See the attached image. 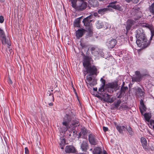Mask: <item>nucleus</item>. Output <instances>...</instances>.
<instances>
[{
	"mask_svg": "<svg viewBox=\"0 0 154 154\" xmlns=\"http://www.w3.org/2000/svg\"><path fill=\"white\" fill-rule=\"evenodd\" d=\"M136 33V37L137 38L136 43L138 46L144 48L149 45L150 42L147 41L142 29L137 30Z\"/></svg>",
	"mask_w": 154,
	"mask_h": 154,
	"instance_id": "1",
	"label": "nucleus"
},
{
	"mask_svg": "<svg viewBox=\"0 0 154 154\" xmlns=\"http://www.w3.org/2000/svg\"><path fill=\"white\" fill-rule=\"evenodd\" d=\"M93 18V15H91L84 19L82 21L84 25L86 27V29L90 33L92 32V26L91 22L92 21Z\"/></svg>",
	"mask_w": 154,
	"mask_h": 154,
	"instance_id": "2",
	"label": "nucleus"
},
{
	"mask_svg": "<svg viewBox=\"0 0 154 154\" xmlns=\"http://www.w3.org/2000/svg\"><path fill=\"white\" fill-rule=\"evenodd\" d=\"M92 77L91 75H88L86 77V83L88 85L91 86H94L97 84L96 80Z\"/></svg>",
	"mask_w": 154,
	"mask_h": 154,
	"instance_id": "3",
	"label": "nucleus"
},
{
	"mask_svg": "<svg viewBox=\"0 0 154 154\" xmlns=\"http://www.w3.org/2000/svg\"><path fill=\"white\" fill-rule=\"evenodd\" d=\"M77 8L76 10L82 11L85 9L87 6V3L82 0H77Z\"/></svg>",
	"mask_w": 154,
	"mask_h": 154,
	"instance_id": "4",
	"label": "nucleus"
},
{
	"mask_svg": "<svg viewBox=\"0 0 154 154\" xmlns=\"http://www.w3.org/2000/svg\"><path fill=\"white\" fill-rule=\"evenodd\" d=\"M86 70V72L88 73H89V75H97L98 73L97 72V69L95 66H89L88 68L85 69Z\"/></svg>",
	"mask_w": 154,
	"mask_h": 154,
	"instance_id": "5",
	"label": "nucleus"
},
{
	"mask_svg": "<svg viewBox=\"0 0 154 154\" xmlns=\"http://www.w3.org/2000/svg\"><path fill=\"white\" fill-rule=\"evenodd\" d=\"M88 140L91 144L94 145H97L98 142L95 136L92 134H90L89 135Z\"/></svg>",
	"mask_w": 154,
	"mask_h": 154,
	"instance_id": "6",
	"label": "nucleus"
},
{
	"mask_svg": "<svg viewBox=\"0 0 154 154\" xmlns=\"http://www.w3.org/2000/svg\"><path fill=\"white\" fill-rule=\"evenodd\" d=\"M71 121V116L69 115H66L65 116L62 124L63 125L65 126L67 129H69V126H68L69 122Z\"/></svg>",
	"mask_w": 154,
	"mask_h": 154,
	"instance_id": "7",
	"label": "nucleus"
},
{
	"mask_svg": "<svg viewBox=\"0 0 154 154\" xmlns=\"http://www.w3.org/2000/svg\"><path fill=\"white\" fill-rule=\"evenodd\" d=\"M91 51L92 54L94 56H97L98 55H103V52L102 50L97 48L92 47L91 48Z\"/></svg>",
	"mask_w": 154,
	"mask_h": 154,
	"instance_id": "8",
	"label": "nucleus"
},
{
	"mask_svg": "<svg viewBox=\"0 0 154 154\" xmlns=\"http://www.w3.org/2000/svg\"><path fill=\"white\" fill-rule=\"evenodd\" d=\"M101 95L103 97L102 99L105 102L111 103L114 101V100L113 98H110V95L107 93H102L101 94Z\"/></svg>",
	"mask_w": 154,
	"mask_h": 154,
	"instance_id": "9",
	"label": "nucleus"
},
{
	"mask_svg": "<svg viewBox=\"0 0 154 154\" xmlns=\"http://www.w3.org/2000/svg\"><path fill=\"white\" fill-rule=\"evenodd\" d=\"M93 154H108L105 150L102 152L101 149L99 147H96L93 151Z\"/></svg>",
	"mask_w": 154,
	"mask_h": 154,
	"instance_id": "10",
	"label": "nucleus"
},
{
	"mask_svg": "<svg viewBox=\"0 0 154 154\" xmlns=\"http://www.w3.org/2000/svg\"><path fill=\"white\" fill-rule=\"evenodd\" d=\"M117 41L115 39H112L108 41L106 45L109 48H112L114 47Z\"/></svg>",
	"mask_w": 154,
	"mask_h": 154,
	"instance_id": "11",
	"label": "nucleus"
},
{
	"mask_svg": "<svg viewBox=\"0 0 154 154\" xmlns=\"http://www.w3.org/2000/svg\"><path fill=\"white\" fill-rule=\"evenodd\" d=\"M83 65L85 69L90 66V59L89 57H85L84 60Z\"/></svg>",
	"mask_w": 154,
	"mask_h": 154,
	"instance_id": "12",
	"label": "nucleus"
},
{
	"mask_svg": "<svg viewBox=\"0 0 154 154\" xmlns=\"http://www.w3.org/2000/svg\"><path fill=\"white\" fill-rule=\"evenodd\" d=\"M85 30L83 29H79L76 32V35L78 38L82 37L83 35Z\"/></svg>",
	"mask_w": 154,
	"mask_h": 154,
	"instance_id": "13",
	"label": "nucleus"
},
{
	"mask_svg": "<svg viewBox=\"0 0 154 154\" xmlns=\"http://www.w3.org/2000/svg\"><path fill=\"white\" fill-rule=\"evenodd\" d=\"M117 2L116 1L110 3L108 6V7H112L114 9H118L120 11H122V8L119 5H115V3Z\"/></svg>",
	"mask_w": 154,
	"mask_h": 154,
	"instance_id": "14",
	"label": "nucleus"
},
{
	"mask_svg": "<svg viewBox=\"0 0 154 154\" xmlns=\"http://www.w3.org/2000/svg\"><path fill=\"white\" fill-rule=\"evenodd\" d=\"M65 151L67 153H73L75 151V148L73 146H67L65 148Z\"/></svg>",
	"mask_w": 154,
	"mask_h": 154,
	"instance_id": "15",
	"label": "nucleus"
},
{
	"mask_svg": "<svg viewBox=\"0 0 154 154\" xmlns=\"http://www.w3.org/2000/svg\"><path fill=\"white\" fill-rule=\"evenodd\" d=\"M135 91L136 94L137 95H139L140 96H144V95L145 94L144 91L140 88H138L136 89Z\"/></svg>",
	"mask_w": 154,
	"mask_h": 154,
	"instance_id": "16",
	"label": "nucleus"
},
{
	"mask_svg": "<svg viewBox=\"0 0 154 154\" xmlns=\"http://www.w3.org/2000/svg\"><path fill=\"white\" fill-rule=\"evenodd\" d=\"M1 41L3 44H7L8 45V48H9V47L11 45V43L9 38L6 37L5 38L2 39Z\"/></svg>",
	"mask_w": 154,
	"mask_h": 154,
	"instance_id": "17",
	"label": "nucleus"
},
{
	"mask_svg": "<svg viewBox=\"0 0 154 154\" xmlns=\"http://www.w3.org/2000/svg\"><path fill=\"white\" fill-rule=\"evenodd\" d=\"M140 141L142 145L143 148L145 149H147V140L146 138L144 137H142L140 139Z\"/></svg>",
	"mask_w": 154,
	"mask_h": 154,
	"instance_id": "18",
	"label": "nucleus"
},
{
	"mask_svg": "<svg viewBox=\"0 0 154 154\" xmlns=\"http://www.w3.org/2000/svg\"><path fill=\"white\" fill-rule=\"evenodd\" d=\"M88 147V142L87 141H83L81 145V148L82 151H85Z\"/></svg>",
	"mask_w": 154,
	"mask_h": 154,
	"instance_id": "19",
	"label": "nucleus"
},
{
	"mask_svg": "<svg viewBox=\"0 0 154 154\" xmlns=\"http://www.w3.org/2000/svg\"><path fill=\"white\" fill-rule=\"evenodd\" d=\"M116 127L117 129L120 133H122L123 131H126L127 128L125 126H121L117 125H116Z\"/></svg>",
	"mask_w": 154,
	"mask_h": 154,
	"instance_id": "20",
	"label": "nucleus"
},
{
	"mask_svg": "<svg viewBox=\"0 0 154 154\" xmlns=\"http://www.w3.org/2000/svg\"><path fill=\"white\" fill-rule=\"evenodd\" d=\"M134 21L132 20H128V21L126 27V28L127 31L130 29L133 25L134 24Z\"/></svg>",
	"mask_w": 154,
	"mask_h": 154,
	"instance_id": "21",
	"label": "nucleus"
},
{
	"mask_svg": "<svg viewBox=\"0 0 154 154\" xmlns=\"http://www.w3.org/2000/svg\"><path fill=\"white\" fill-rule=\"evenodd\" d=\"M142 75H136L135 76L132 77L133 81L140 82L142 79Z\"/></svg>",
	"mask_w": 154,
	"mask_h": 154,
	"instance_id": "22",
	"label": "nucleus"
},
{
	"mask_svg": "<svg viewBox=\"0 0 154 154\" xmlns=\"http://www.w3.org/2000/svg\"><path fill=\"white\" fill-rule=\"evenodd\" d=\"M89 4L93 7L97 6L98 3L97 0H89L88 2Z\"/></svg>",
	"mask_w": 154,
	"mask_h": 154,
	"instance_id": "23",
	"label": "nucleus"
},
{
	"mask_svg": "<svg viewBox=\"0 0 154 154\" xmlns=\"http://www.w3.org/2000/svg\"><path fill=\"white\" fill-rule=\"evenodd\" d=\"M100 81L102 83L103 85H102V87L100 88L99 89V91H100L102 92L104 90V88L105 84V80L102 78H101L100 79Z\"/></svg>",
	"mask_w": 154,
	"mask_h": 154,
	"instance_id": "24",
	"label": "nucleus"
},
{
	"mask_svg": "<svg viewBox=\"0 0 154 154\" xmlns=\"http://www.w3.org/2000/svg\"><path fill=\"white\" fill-rule=\"evenodd\" d=\"M108 9L106 8H104L99 9L98 12L99 14H103L106 11H107Z\"/></svg>",
	"mask_w": 154,
	"mask_h": 154,
	"instance_id": "25",
	"label": "nucleus"
},
{
	"mask_svg": "<svg viewBox=\"0 0 154 154\" xmlns=\"http://www.w3.org/2000/svg\"><path fill=\"white\" fill-rule=\"evenodd\" d=\"M6 37L4 31L0 28V39L1 40Z\"/></svg>",
	"mask_w": 154,
	"mask_h": 154,
	"instance_id": "26",
	"label": "nucleus"
},
{
	"mask_svg": "<svg viewBox=\"0 0 154 154\" xmlns=\"http://www.w3.org/2000/svg\"><path fill=\"white\" fill-rule=\"evenodd\" d=\"M96 26L97 28L100 29L103 27V23L100 21H97L96 23Z\"/></svg>",
	"mask_w": 154,
	"mask_h": 154,
	"instance_id": "27",
	"label": "nucleus"
},
{
	"mask_svg": "<svg viewBox=\"0 0 154 154\" xmlns=\"http://www.w3.org/2000/svg\"><path fill=\"white\" fill-rule=\"evenodd\" d=\"M80 19H76L74 21V26L75 27H79V26Z\"/></svg>",
	"mask_w": 154,
	"mask_h": 154,
	"instance_id": "28",
	"label": "nucleus"
},
{
	"mask_svg": "<svg viewBox=\"0 0 154 154\" xmlns=\"http://www.w3.org/2000/svg\"><path fill=\"white\" fill-rule=\"evenodd\" d=\"M77 0H71V3L72 4V6L76 9L77 8Z\"/></svg>",
	"mask_w": 154,
	"mask_h": 154,
	"instance_id": "29",
	"label": "nucleus"
},
{
	"mask_svg": "<svg viewBox=\"0 0 154 154\" xmlns=\"http://www.w3.org/2000/svg\"><path fill=\"white\" fill-rule=\"evenodd\" d=\"M149 9L150 12L154 14V2L149 6Z\"/></svg>",
	"mask_w": 154,
	"mask_h": 154,
	"instance_id": "30",
	"label": "nucleus"
},
{
	"mask_svg": "<svg viewBox=\"0 0 154 154\" xmlns=\"http://www.w3.org/2000/svg\"><path fill=\"white\" fill-rule=\"evenodd\" d=\"M128 88L127 87H122L121 89L120 94H124L125 92L128 90Z\"/></svg>",
	"mask_w": 154,
	"mask_h": 154,
	"instance_id": "31",
	"label": "nucleus"
},
{
	"mask_svg": "<svg viewBox=\"0 0 154 154\" xmlns=\"http://www.w3.org/2000/svg\"><path fill=\"white\" fill-rule=\"evenodd\" d=\"M144 116L146 121L149 122L151 118V116L149 113H145L144 115Z\"/></svg>",
	"mask_w": 154,
	"mask_h": 154,
	"instance_id": "32",
	"label": "nucleus"
},
{
	"mask_svg": "<svg viewBox=\"0 0 154 154\" xmlns=\"http://www.w3.org/2000/svg\"><path fill=\"white\" fill-rule=\"evenodd\" d=\"M140 108V112L142 114H143V111H146V108L144 105H141Z\"/></svg>",
	"mask_w": 154,
	"mask_h": 154,
	"instance_id": "33",
	"label": "nucleus"
},
{
	"mask_svg": "<svg viewBox=\"0 0 154 154\" xmlns=\"http://www.w3.org/2000/svg\"><path fill=\"white\" fill-rule=\"evenodd\" d=\"M72 125L73 126L75 127L79 125V124L78 121L75 120H74L72 122Z\"/></svg>",
	"mask_w": 154,
	"mask_h": 154,
	"instance_id": "34",
	"label": "nucleus"
},
{
	"mask_svg": "<svg viewBox=\"0 0 154 154\" xmlns=\"http://www.w3.org/2000/svg\"><path fill=\"white\" fill-rule=\"evenodd\" d=\"M121 103V101L120 100H117V102L116 103H114V107L116 108H118L119 107V105Z\"/></svg>",
	"mask_w": 154,
	"mask_h": 154,
	"instance_id": "35",
	"label": "nucleus"
},
{
	"mask_svg": "<svg viewBox=\"0 0 154 154\" xmlns=\"http://www.w3.org/2000/svg\"><path fill=\"white\" fill-rule=\"evenodd\" d=\"M117 85L114 84H111L109 85V88L108 89V90L110 89V88H114L116 87Z\"/></svg>",
	"mask_w": 154,
	"mask_h": 154,
	"instance_id": "36",
	"label": "nucleus"
},
{
	"mask_svg": "<svg viewBox=\"0 0 154 154\" xmlns=\"http://www.w3.org/2000/svg\"><path fill=\"white\" fill-rule=\"evenodd\" d=\"M151 31V36L150 38V40H152V37L154 35V30L153 29V28H152L150 30Z\"/></svg>",
	"mask_w": 154,
	"mask_h": 154,
	"instance_id": "37",
	"label": "nucleus"
},
{
	"mask_svg": "<svg viewBox=\"0 0 154 154\" xmlns=\"http://www.w3.org/2000/svg\"><path fill=\"white\" fill-rule=\"evenodd\" d=\"M145 26L146 27L149 28V30L153 28L152 26L148 24H146Z\"/></svg>",
	"mask_w": 154,
	"mask_h": 154,
	"instance_id": "38",
	"label": "nucleus"
},
{
	"mask_svg": "<svg viewBox=\"0 0 154 154\" xmlns=\"http://www.w3.org/2000/svg\"><path fill=\"white\" fill-rule=\"evenodd\" d=\"M126 130H127L130 134L131 135L132 134V131L131 128L129 127L128 128H127Z\"/></svg>",
	"mask_w": 154,
	"mask_h": 154,
	"instance_id": "39",
	"label": "nucleus"
},
{
	"mask_svg": "<svg viewBox=\"0 0 154 154\" xmlns=\"http://www.w3.org/2000/svg\"><path fill=\"white\" fill-rule=\"evenodd\" d=\"M139 0H126V1L127 2H129L130 1H132L134 3H137L139 1Z\"/></svg>",
	"mask_w": 154,
	"mask_h": 154,
	"instance_id": "40",
	"label": "nucleus"
},
{
	"mask_svg": "<svg viewBox=\"0 0 154 154\" xmlns=\"http://www.w3.org/2000/svg\"><path fill=\"white\" fill-rule=\"evenodd\" d=\"M81 133L84 135H85L86 133V129L85 128H82L81 129Z\"/></svg>",
	"mask_w": 154,
	"mask_h": 154,
	"instance_id": "41",
	"label": "nucleus"
},
{
	"mask_svg": "<svg viewBox=\"0 0 154 154\" xmlns=\"http://www.w3.org/2000/svg\"><path fill=\"white\" fill-rule=\"evenodd\" d=\"M4 17L3 16H0V23H2L4 22Z\"/></svg>",
	"mask_w": 154,
	"mask_h": 154,
	"instance_id": "42",
	"label": "nucleus"
},
{
	"mask_svg": "<svg viewBox=\"0 0 154 154\" xmlns=\"http://www.w3.org/2000/svg\"><path fill=\"white\" fill-rule=\"evenodd\" d=\"M25 154H29V150L27 147H25Z\"/></svg>",
	"mask_w": 154,
	"mask_h": 154,
	"instance_id": "43",
	"label": "nucleus"
},
{
	"mask_svg": "<svg viewBox=\"0 0 154 154\" xmlns=\"http://www.w3.org/2000/svg\"><path fill=\"white\" fill-rule=\"evenodd\" d=\"M135 74L136 75H142L140 74V72L138 71H136L135 72Z\"/></svg>",
	"mask_w": 154,
	"mask_h": 154,
	"instance_id": "44",
	"label": "nucleus"
},
{
	"mask_svg": "<svg viewBox=\"0 0 154 154\" xmlns=\"http://www.w3.org/2000/svg\"><path fill=\"white\" fill-rule=\"evenodd\" d=\"M66 142H65V140L64 139H62L61 140V143H61L62 144H65V143Z\"/></svg>",
	"mask_w": 154,
	"mask_h": 154,
	"instance_id": "45",
	"label": "nucleus"
},
{
	"mask_svg": "<svg viewBox=\"0 0 154 154\" xmlns=\"http://www.w3.org/2000/svg\"><path fill=\"white\" fill-rule=\"evenodd\" d=\"M103 129L104 131L106 132L108 130V128L106 127H103Z\"/></svg>",
	"mask_w": 154,
	"mask_h": 154,
	"instance_id": "46",
	"label": "nucleus"
},
{
	"mask_svg": "<svg viewBox=\"0 0 154 154\" xmlns=\"http://www.w3.org/2000/svg\"><path fill=\"white\" fill-rule=\"evenodd\" d=\"M64 145L65 144H62L61 143H60V147L61 149H63L64 146Z\"/></svg>",
	"mask_w": 154,
	"mask_h": 154,
	"instance_id": "47",
	"label": "nucleus"
},
{
	"mask_svg": "<svg viewBox=\"0 0 154 154\" xmlns=\"http://www.w3.org/2000/svg\"><path fill=\"white\" fill-rule=\"evenodd\" d=\"M140 106L144 105L143 102V100L142 99H141L140 100Z\"/></svg>",
	"mask_w": 154,
	"mask_h": 154,
	"instance_id": "48",
	"label": "nucleus"
},
{
	"mask_svg": "<svg viewBox=\"0 0 154 154\" xmlns=\"http://www.w3.org/2000/svg\"><path fill=\"white\" fill-rule=\"evenodd\" d=\"M8 82L10 84H12V83L11 80L9 78H8Z\"/></svg>",
	"mask_w": 154,
	"mask_h": 154,
	"instance_id": "49",
	"label": "nucleus"
},
{
	"mask_svg": "<svg viewBox=\"0 0 154 154\" xmlns=\"http://www.w3.org/2000/svg\"><path fill=\"white\" fill-rule=\"evenodd\" d=\"M93 15V17L94 16V17H96L98 15V14L97 13L95 12L93 14H92Z\"/></svg>",
	"mask_w": 154,
	"mask_h": 154,
	"instance_id": "50",
	"label": "nucleus"
},
{
	"mask_svg": "<svg viewBox=\"0 0 154 154\" xmlns=\"http://www.w3.org/2000/svg\"><path fill=\"white\" fill-rule=\"evenodd\" d=\"M48 105L50 106H52L53 105V104L52 103H48Z\"/></svg>",
	"mask_w": 154,
	"mask_h": 154,
	"instance_id": "51",
	"label": "nucleus"
},
{
	"mask_svg": "<svg viewBox=\"0 0 154 154\" xmlns=\"http://www.w3.org/2000/svg\"><path fill=\"white\" fill-rule=\"evenodd\" d=\"M93 89L94 90V91H97V88H93Z\"/></svg>",
	"mask_w": 154,
	"mask_h": 154,
	"instance_id": "52",
	"label": "nucleus"
},
{
	"mask_svg": "<svg viewBox=\"0 0 154 154\" xmlns=\"http://www.w3.org/2000/svg\"><path fill=\"white\" fill-rule=\"evenodd\" d=\"M9 52L10 53H11L12 52V49H10L9 50Z\"/></svg>",
	"mask_w": 154,
	"mask_h": 154,
	"instance_id": "53",
	"label": "nucleus"
},
{
	"mask_svg": "<svg viewBox=\"0 0 154 154\" xmlns=\"http://www.w3.org/2000/svg\"><path fill=\"white\" fill-rule=\"evenodd\" d=\"M4 1V0H0V2H3Z\"/></svg>",
	"mask_w": 154,
	"mask_h": 154,
	"instance_id": "54",
	"label": "nucleus"
},
{
	"mask_svg": "<svg viewBox=\"0 0 154 154\" xmlns=\"http://www.w3.org/2000/svg\"><path fill=\"white\" fill-rule=\"evenodd\" d=\"M6 51L8 54H9V52L8 51L7 49H6Z\"/></svg>",
	"mask_w": 154,
	"mask_h": 154,
	"instance_id": "55",
	"label": "nucleus"
},
{
	"mask_svg": "<svg viewBox=\"0 0 154 154\" xmlns=\"http://www.w3.org/2000/svg\"><path fill=\"white\" fill-rule=\"evenodd\" d=\"M89 150L91 151L92 150V149H90Z\"/></svg>",
	"mask_w": 154,
	"mask_h": 154,
	"instance_id": "56",
	"label": "nucleus"
},
{
	"mask_svg": "<svg viewBox=\"0 0 154 154\" xmlns=\"http://www.w3.org/2000/svg\"><path fill=\"white\" fill-rule=\"evenodd\" d=\"M72 132H73V133H75V131H72Z\"/></svg>",
	"mask_w": 154,
	"mask_h": 154,
	"instance_id": "57",
	"label": "nucleus"
},
{
	"mask_svg": "<svg viewBox=\"0 0 154 154\" xmlns=\"http://www.w3.org/2000/svg\"><path fill=\"white\" fill-rule=\"evenodd\" d=\"M51 95H53V94H52V93H51V94H49V95H50V96Z\"/></svg>",
	"mask_w": 154,
	"mask_h": 154,
	"instance_id": "58",
	"label": "nucleus"
},
{
	"mask_svg": "<svg viewBox=\"0 0 154 154\" xmlns=\"http://www.w3.org/2000/svg\"><path fill=\"white\" fill-rule=\"evenodd\" d=\"M71 134H70L69 135V136H71Z\"/></svg>",
	"mask_w": 154,
	"mask_h": 154,
	"instance_id": "59",
	"label": "nucleus"
},
{
	"mask_svg": "<svg viewBox=\"0 0 154 154\" xmlns=\"http://www.w3.org/2000/svg\"><path fill=\"white\" fill-rule=\"evenodd\" d=\"M99 1H103L104 0H99Z\"/></svg>",
	"mask_w": 154,
	"mask_h": 154,
	"instance_id": "60",
	"label": "nucleus"
},
{
	"mask_svg": "<svg viewBox=\"0 0 154 154\" xmlns=\"http://www.w3.org/2000/svg\"><path fill=\"white\" fill-rule=\"evenodd\" d=\"M51 91H53V90H51Z\"/></svg>",
	"mask_w": 154,
	"mask_h": 154,
	"instance_id": "61",
	"label": "nucleus"
},
{
	"mask_svg": "<svg viewBox=\"0 0 154 154\" xmlns=\"http://www.w3.org/2000/svg\"><path fill=\"white\" fill-rule=\"evenodd\" d=\"M52 97H53V96H52Z\"/></svg>",
	"mask_w": 154,
	"mask_h": 154,
	"instance_id": "62",
	"label": "nucleus"
},
{
	"mask_svg": "<svg viewBox=\"0 0 154 154\" xmlns=\"http://www.w3.org/2000/svg\"><path fill=\"white\" fill-rule=\"evenodd\" d=\"M153 128H154V126H153Z\"/></svg>",
	"mask_w": 154,
	"mask_h": 154,
	"instance_id": "63",
	"label": "nucleus"
}]
</instances>
